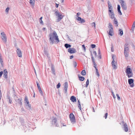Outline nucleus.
Masks as SVG:
<instances>
[{
	"label": "nucleus",
	"mask_w": 135,
	"mask_h": 135,
	"mask_svg": "<svg viewBox=\"0 0 135 135\" xmlns=\"http://www.w3.org/2000/svg\"><path fill=\"white\" fill-rule=\"evenodd\" d=\"M49 42L50 44H57L59 42L58 36L55 31L50 33L49 35Z\"/></svg>",
	"instance_id": "f257e3e1"
},
{
	"label": "nucleus",
	"mask_w": 135,
	"mask_h": 135,
	"mask_svg": "<svg viewBox=\"0 0 135 135\" xmlns=\"http://www.w3.org/2000/svg\"><path fill=\"white\" fill-rule=\"evenodd\" d=\"M91 55L92 60L94 59V58L97 57L99 59L101 58V55L100 54V51H91Z\"/></svg>",
	"instance_id": "f03ea898"
},
{
	"label": "nucleus",
	"mask_w": 135,
	"mask_h": 135,
	"mask_svg": "<svg viewBox=\"0 0 135 135\" xmlns=\"http://www.w3.org/2000/svg\"><path fill=\"white\" fill-rule=\"evenodd\" d=\"M55 14L56 16V18H57V22H59L61 20H62L63 17L64 16L60 13L58 11H56L55 12Z\"/></svg>",
	"instance_id": "7ed1b4c3"
},
{
	"label": "nucleus",
	"mask_w": 135,
	"mask_h": 135,
	"mask_svg": "<svg viewBox=\"0 0 135 135\" xmlns=\"http://www.w3.org/2000/svg\"><path fill=\"white\" fill-rule=\"evenodd\" d=\"M126 72L128 78L131 77L133 76V73L132 70L131 68H129L128 66L127 67Z\"/></svg>",
	"instance_id": "20e7f679"
},
{
	"label": "nucleus",
	"mask_w": 135,
	"mask_h": 135,
	"mask_svg": "<svg viewBox=\"0 0 135 135\" xmlns=\"http://www.w3.org/2000/svg\"><path fill=\"white\" fill-rule=\"evenodd\" d=\"M109 26L108 28L109 29V32L107 31V32L108 33V35L110 36H112L113 35V26L110 23L109 24Z\"/></svg>",
	"instance_id": "39448f33"
},
{
	"label": "nucleus",
	"mask_w": 135,
	"mask_h": 135,
	"mask_svg": "<svg viewBox=\"0 0 135 135\" xmlns=\"http://www.w3.org/2000/svg\"><path fill=\"white\" fill-rule=\"evenodd\" d=\"M112 58L113 59V61L112 62V66L114 69H116V68L115 65L117 64V63L114 60L115 59L116 56L114 55H112Z\"/></svg>",
	"instance_id": "423d86ee"
},
{
	"label": "nucleus",
	"mask_w": 135,
	"mask_h": 135,
	"mask_svg": "<svg viewBox=\"0 0 135 135\" xmlns=\"http://www.w3.org/2000/svg\"><path fill=\"white\" fill-rule=\"evenodd\" d=\"M1 38L3 42L4 43H6L7 41V37L5 33L3 32L1 33Z\"/></svg>",
	"instance_id": "0eeeda50"
},
{
	"label": "nucleus",
	"mask_w": 135,
	"mask_h": 135,
	"mask_svg": "<svg viewBox=\"0 0 135 135\" xmlns=\"http://www.w3.org/2000/svg\"><path fill=\"white\" fill-rule=\"evenodd\" d=\"M70 120L72 123H75V117L73 114L71 113L69 115Z\"/></svg>",
	"instance_id": "6e6552de"
},
{
	"label": "nucleus",
	"mask_w": 135,
	"mask_h": 135,
	"mask_svg": "<svg viewBox=\"0 0 135 135\" xmlns=\"http://www.w3.org/2000/svg\"><path fill=\"white\" fill-rule=\"evenodd\" d=\"M120 2L121 7L124 10H126L127 9V6L126 5V3L123 1V0H121Z\"/></svg>",
	"instance_id": "1a4fd4ad"
},
{
	"label": "nucleus",
	"mask_w": 135,
	"mask_h": 135,
	"mask_svg": "<svg viewBox=\"0 0 135 135\" xmlns=\"http://www.w3.org/2000/svg\"><path fill=\"white\" fill-rule=\"evenodd\" d=\"M52 124H55L57 127L59 126V125L57 123V120L56 118H54L52 119Z\"/></svg>",
	"instance_id": "9d476101"
},
{
	"label": "nucleus",
	"mask_w": 135,
	"mask_h": 135,
	"mask_svg": "<svg viewBox=\"0 0 135 135\" xmlns=\"http://www.w3.org/2000/svg\"><path fill=\"white\" fill-rule=\"evenodd\" d=\"M133 81L134 80L132 79H128V83L132 87L134 86V85L133 84Z\"/></svg>",
	"instance_id": "9b49d317"
},
{
	"label": "nucleus",
	"mask_w": 135,
	"mask_h": 135,
	"mask_svg": "<svg viewBox=\"0 0 135 135\" xmlns=\"http://www.w3.org/2000/svg\"><path fill=\"white\" fill-rule=\"evenodd\" d=\"M36 83L39 91V92L42 95L43 94V92L41 90V89L39 85V84L37 82H36Z\"/></svg>",
	"instance_id": "f8f14e48"
},
{
	"label": "nucleus",
	"mask_w": 135,
	"mask_h": 135,
	"mask_svg": "<svg viewBox=\"0 0 135 135\" xmlns=\"http://www.w3.org/2000/svg\"><path fill=\"white\" fill-rule=\"evenodd\" d=\"M7 74L8 73L7 72V70L6 69H5L4 70L3 75L4 76V77L5 78H7Z\"/></svg>",
	"instance_id": "ddd939ff"
},
{
	"label": "nucleus",
	"mask_w": 135,
	"mask_h": 135,
	"mask_svg": "<svg viewBox=\"0 0 135 135\" xmlns=\"http://www.w3.org/2000/svg\"><path fill=\"white\" fill-rule=\"evenodd\" d=\"M109 15L110 17L112 19H113L114 18V14L113 11L111 12H109Z\"/></svg>",
	"instance_id": "4468645a"
},
{
	"label": "nucleus",
	"mask_w": 135,
	"mask_h": 135,
	"mask_svg": "<svg viewBox=\"0 0 135 135\" xmlns=\"http://www.w3.org/2000/svg\"><path fill=\"white\" fill-rule=\"evenodd\" d=\"M30 3L32 8H33L35 5V0H30Z\"/></svg>",
	"instance_id": "2eb2a0df"
},
{
	"label": "nucleus",
	"mask_w": 135,
	"mask_h": 135,
	"mask_svg": "<svg viewBox=\"0 0 135 135\" xmlns=\"http://www.w3.org/2000/svg\"><path fill=\"white\" fill-rule=\"evenodd\" d=\"M68 88V84L67 82H65V85L64 86V90L65 93L67 92V89Z\"/></svg>",
	"instance_id": "dca6fc26"
},
{
	"label": "nucleus",
	"mask_w": 135,
	"mask_h": 135,
	"mask_svg": "<svg viewBox=\"0 0 135 135\" xmlns=\"http://www.w3.org/2000/svg\"><path fill=\"white\" fill-rule=\"evenodd\" d=\"M22 99H16V101L17 103L21 105L22 104V102L21 101Z\"/></svg>",
	"instance_id": "f3484780"
},
{
	"label": "nucleus",
	"mask_w": 135,
	"mask_h": 135,
	"mask_svg": "<svg viewBox=\"0 0 135 135\" xmlns=\"http://www.w3.org/2000/svg\"><path fill=\"white\" fill-rule=\"evenodd\" d=\"M70 99L73 102H76V97L73 96H72L71 97Z\"/></svg>",
	"instance_id": "a211bd4d"
},
{
	"label": "nucleus",
	"mask_w": 135,
	"mask_h": 135,
	"mask_svg": "<svg viewBox=\"0 0 135 135\" xmlns=\"http://www.w3.org/2000/svg\"><path fill=\"white\" fill-rule=\"evenodd\" d=\"M124 129L125 131L126 132H127L128 131V128L126 124H125L124 125Z\"/></svg>",
	"instance_id": "6ab92c4d"
},
{
	"label": "nucleus",
	"mask_w": 135,
	"mask_h": 135,
	"mask_svg": "<svg viewBox=\"0 0 135 135\" xmlns=\"http://www.w3.org/2000/svg\"><path fill=\"white\" fill-rule=\"evenodd\" d=\"M24 101L25 102V103H26L27 105H28L29 102L28 100L27 97L26 96L24 99Z\"/></svg>",
	"instance_id": "aec40b11"
},
{
	"label": "nucleus",
	"mask_w": 135,
	"mask_h": 135,
	"mask_svg": "<svg viewBox=\"0 0 135 135\" xmlns=\"http://www.w3.org/2000/svg\"><path fill=\"white\" fill-rule=\"evenodd\" d=\"M109 12H111L113 11V10H112V6H111V5H109Z\"/></svg>",
	"instance_id": "412c9836"
},
{
	"label": "nucleus",
	"mask_w": 135,
	"mask_h": 135,
	"mask_svg": "<svg viewBox=\"0 0 135 135\" xmlns=\"http://www.w3.org/2000/svg\"><path fill=\"white\" fill-rule=\"evenodd\" d=\"M17 53L18 56L20 57H21L22 56V54L21 51H17Z\"/></svg>",
	"instance_id": "4be33fe9"
},
{
	"label": "nucleus",
	"mask_w": 135,
	"mask_h": 135,
	"mask_svg": "<svg viewBox=\"0 0 135 135\" xmlns=\"http://www.w3.org/2000/svg\"><path fill=\"white\" fill-rule=\"evenodd\" d=\"M129 45L128 44L125 45L124 51H128L129 50Z\"/></svg>",
	"instance_id": "5701e85b"
},
{
	"label": "nucleus",
	"mask_w": 135,
	"mask_h": 135,
	"mask_svg": "<svg viewBox=\"0 0 135 135\" xmlns=\"http://www.w3.org/2000/svg\"><path fill=\"white\" fill-rule=\"evenodd\" d=\"M78 76L80 81H82L84 80L85 78L84 77L80 76L79 75H78Z\"/></svg>",
	"instance_id": "b1692460"
},
{
	"label": "nucleus",
	"mask_w": 135,
	"mask_h": 135,
	"mask_svg": "<svg viewBox=\"0 0 135 135\" xmlns=\"http://www.w3.org/2000/svg\"><path fill=\"white\" fill-rule=\"evenodd\" d=\"M92 60L94 65V67L95 68V69H96V68H97L96 67L97 65L96 63L95 62V59H93V60Z\"/></svg>",
	"instance_id": "393cba45"
},
{
	"label": "nucleus",
	"mask_w": 135,
	"mask_h": 135,
	"mask_svg": "<svg viewBox=\"0 0 135 135\" xmlns=\"http://www.w3.org/2000/svg\"><path fill=\"white\" fill-rule=\"evenodd\" d=\"M51 70L52 72V73L54 74H55V70L54 68L52 66L51 67Z\"/></svg>",
	"instance_id": "a878e982"
},
{
	"label": "nucleus",
	"mask_w": 135,
	"mask_h": 135,
	"mask_svg": "<svg viewBox=\"0 0 135 135\" xmlns=\"http://www.w3.org/2000/svg\"><path fill=\"white\" fill-rule=\"evenodd\" d=\"M61 126V127L64 126H66V124L65 123H63L61 121H60Z\"/></svg>",
	"instance_id": "bb28decb"
},
{
	"label": "nucleus",
	"mask_w": 135,
	"mask_h": 135,
	"mask_svg": "<svg viewBox=\"0 0 135 135\" xmlns=\"http://www.w3.org/2000/svg\"><path fill=\"white\" fill-rule=\"evenodd\" d=\"M119 34L121 36H122L123 34L122 30V29H119Z\"/></svg>",
	"instance_id": "cd10ccee"
},
{
	"label": "nucleus",
	"mask_w": 135,
	"mask_h": 135,
	"mask_svg": "<svg viewBox=\"0 0 135 135\" xmlns=\"http://www.w3.org/2000/svg\"><path fill=\"white\" fill-rule=\"evenodd\" d=\"M81 74L82 75H86V73L85 70H83L81 73Z\"/></svg>",
	"instance_id": "c85d7f7f"
},
{
	"label": "nucleus",
	"mask_w": 135,
	"mask_h": 135,
	"mask_svg": "<svg viewBox=\"0 0 135 135\" xmlns=\"http://www.w3.org/2000/svg\"><path fill=\"white\" fill-rule=\"evenodd\" d=\"M65 46L66 48H67L69 47H70L71 46V45L70 44H66L65 45Z\"/></svg>",
	"instance_id": "c756f323"
},
{
	"label": "nucleus",
	"mask_w": 135,
	"mask_h": 135,
	"mask_svg": "<svg viewBox=\"0 0 135 135\" xmlns=\"http://www.w3.org/2000/svg\"><path fill=\"white\" fill-rule=\"evenodd\" d=\"M41 32L40 31H39L37 35V38H40L41 36Z\"/></svg>",
	"instance_id": "7c9ffc66"
},
{
	"label": "nucleus",
	"mask_w": 135,
	"mask_h": 135,
	"mask_svg": "<svg viewBox=\"0 0 135 135\" xmlns=\"http://www.w3.org/2000/svg\"><path fill=\"white\" fill-rule=\"evenodd\" d=\"M128 51H124V54L125 55V56L126 57H127L128 56Z\"/></svg>",
	"instance_id": "2f4dec72"
},
{
	"label": "nucleus",
	"mask_w": 135,
	"mask_h": 135,
	"mask_svg": "<svg viewBox=\"0 0 135 135\" xmlns=\"http://www.w3.org/2000/svg\"><path fill=\"white\" fill-rule=\"evenodd\" d=\"M114 23L116 25V26H118V22L117 20H116L115 18L114 20Z\"/></svg>",
	"instance_id": "473e14b6"
},
{
	"label": "nucleus",
	"mask_w": 135,
	"mask_h": 135,
	"mask_svg": "<svg viewBox=\"0 0 135 135\" xmlns=\"http://www.w3.org/2000/svg\"><path fill=\"white\" fill-rule=\"evenodd\" d=\"M95 69L96 71L97 74L98 76H99L100 74L97 68H96Z\"/></svg>",
	"instance_id": "72a5a7b5"
},
{
	"label": "nucleus",
	"mask_w": 135,
	"mask_h": 135,
	"mask_svg": "<svg viewBox=\"0 0 135 135\" xmlns=\"http://www.w3.org/2000/svg\"><path fill=\"white\" fill-rule=\"evenodd\" d=\"M80 22L81 23H84L85 22V20L81 18V19L80 20Z\"/></svg>",
	"instance_id": "f704fd0d"
},
{
	"label": "nucleus",
	"mask_w": 135,
	"mask_h": 135,
	"mask_svg": "<svg viewBox=\"0 0 135 135\" xmlns=\"http://www.w3.org/2000/svg\"><path fill=\"white\" fill-rule=\"evenodd\" d=\"M76 49L74 48H70L68 49V51H75Z\"/></svg>",
	"instance_id": "c9c22d12"
},
{
	"label": "nucleus",
	"mask_w": 135,
	"mask_h": 135,
	"mask_svg": "<svg viewBox=\"0 0 135 135\" xmlns=\"http://www.w3.org/2000/svg\"><path fill=\"white\" fill-rule=\"evenodd\" d=\"M76 19L78 20V21H80L81 18L80 17H76Z\"/></svg>",
	"instance_id": "e433bc0d"
},
{
	"label": "nucleus",
	"mask_w": 135,
	"mask_h": 135,
	"mask_svg": "<svg viewBox=\"0 0 135 135\" xmlns=\"http://www.w3.org/2000/svg\"><path fill=\"white\" fill-rule=\"evenodd\" d=\"M89 84V80L88 79L86 81V87H87Z\"/></svg>",
	"instance_id": "4c0bfd02"
},
{
	"label": "nucleus",
	"mask_w": 135,
	"mask_h": 135,
	"mask_svg": "<svg viewBox=\"0 0 135 135\" xmlns=\"http://www.w3.org/2000/svg\"><path fill=\"white\" fill-rule=\"evenodd\" d=\"M116 96L117 98V99L118 100H120V97H119L118 94H117Z\"/></svg>",
	"instance_id": "58836bf2"
},
{
	"label": "nucleus",
	"mask_w": 135,
	"mask_h": 135,
	"mask_svg": "<svg viewBox=\"0 0 135 135\" xmlns=\"http://www.w3.org/2000/svg\"><path fill=\"white\" fill-rule=\"evenodd\" d=\"M61 86L60 84V83H59L57 85L56 87L57 88H59Z\"/></svg>",
	"instance_id": "ea45409f"
},
{
	"label": "nucleus",
	"mask_w": 135,
	"mask_h": 135,
	"mask_svg": "<svg viewBox=\"0 0 135 135\" xmlns=\"http://www.w3.org/2000/svg\"><path fill=\"white\" fill-rule=\"evenodd\" d=\"M9 10V7H7L5 10L6 12H7V13H8V12Z\"/></svg>",
	"instance_id": "a19ab883"
},
{
	"label": "nucleus",
	"mask_w": 135,
	"mask_h": 135,
	"mask_svg": "<svg viewBox=\"0 0 135 135\" xmlns=\"http://www.w3.org/2000/svg\"><path fill=\"white\" fill-rule=\"evenodd\" d=\"M78 107L80 110H81V105L80 103L78 104Z\"/></svg>",
	"instance_id": "79ce46f5"
},
{
	"label": "nucleus",
	"mask_w": 135,
	"mask_h": 135,
	"mask_svg": "<svg viewBox=\"0 0 135 135\" xmlns=\"http://www.w3.org/2000/svg\"><path fill=\"white\" fill-rule=\"evenodd\" d=\"M132 28H134L135 27V21L134 22L132 26Z\"/></svg>",
	"instance_id": "37998d69"
},
{
	"label": "nucleus",
	"mask_w": 135,
	"mask_h": 135,
	"mask_svg": "<svg viewBox=\"0 0 135 135\" xmlns=\"http://www.w3.org/2000/svg\"><path fill=\"white\" fill-rule=\"evenodd\" d=\"M96 46L94 44H92L91 45V47L92 48H94Z\"/></svg>",
	"instance_id": "c03bdc74"
},
{
	"label": "nucleus",
	"mask_w": 135,
	"mask_h": 135,
	"mask_svg": "<svg viewBox=\"0 0 135 135\" xmlns=\"http://www.w3.org/2000/svg\"><path fill=\"white\" fill-rule=\"evenodd\" d=\"M2 98V93H1V91L0 90V101L1 100Z\"/></svg>",
	"instance_id": "a18cd8bd"
},
{
	"label": "nucleus",
	"mask_w": 135,
	"mask_h": 135,
	"mask_svg": "<svg viewBox=\"0 0 135 135\" xmlns=\"http://www.w3.org/2000/svg\"><path fill=\"white\" fill-rule=\"evenodd\" d=\"M91 25L92 27L94 26L95 28V22H93L91 23Z\"/></svg>",
	"instance_id": "49530a36"
},
{
	"label": "nucleus",
	"mask_w": 135,
	"mask_h": 135,
	"mask_svg": "<svg viewBox=\"0 0 135 135\" xmlns=\"http://www.w3.org/2000/svg\"><path fill=\"white\" fill-rule=\"evenodd\" d=\"M112 95H113V98H115V94H114V93H113V91H112Z\"/></svg>",
	"instance_id": "de8ad7c7"
},
{
	"label": "nucleus",
	"mask_w": 135,
	"mask_h": 135,
	"mask_svg": "<svg viewBox=\"0 0 135 135\" xmlns=\"http://www.w3.org/2000/svg\"><path fill=\"white\" fill-rule=\"evenodd\" d=\"M3 60L2 59L1 57H0V62L1 64H2L3 62Z\"/></svg>",
	"instance_id": "09e8293b"
},
{
	"label": "nucleus",
	"mask_w": 135,
	"mask_h": 135,
	"mask_svg": "<svg viewBox=\"0 0 135 135\" xmlns=\"http://www.w3.org/2000/svg\"><path fill=\"white\" fill-rule=\"evenodd\" d=\"M40 23L41 24L43 25V23L42 20H39Z\"/></svg>",
	"instance_id": "8fccbe9b"
},
{
	"label": "nucleus",
	"mask_w": 135,
	"mask_h": 135,
	"mask_svg": "<svg viewBox=\"0 0 135 135\" xmlns=\"http://www.w3.org/2000/svg\"><path fill=\"white\" fill-rule=\"evenodd\" d=\"M108 115V113H106L105 114V116H104V117H105V119H106V118H107V117Z\"/></svg>",
	"instance_id": "3c124183"
},
{
	"label": "nucleus",
	"mask_w": 135,
	"mask_h": 135,
	"mask_svg": "<svg viewBox=\"0 0 135 135\" xmlns=\"http://www.w3.org/2000/svg\"><path fill=\"white\" fill-rule=\"evenodd\" d=\"M120 6L119 5H118L117 7L118 10H119V9H120Z\"/></svg>",
	"instance_id": "603ef678"
},
{
	"label": "nucleus",
	"mask_w": 135,
	"mask_h": 135,
	"mask_svg": "<svg viewBox=\"0 0 135 135\" xmlns=\"http://www.w3.org/2000/svg\"><path fill=\"white\" fill-rule=\"evenodd\" d=\"M3 74V72L2 71H1L0 72V78L1 77Z\"/></svg>",
	"instance_id": "864d4df0"
},
{
	"label": "nucleus",
	"mask_w": 135,
	"mask_h": 135,
	"mask_svg": "<svg viewBox=\"0 0 135 135\" xmlns=\"http://www.w3.org/2000/svg\"><path fill=\"white\" fill-rule=\"evenodd\" d=\"M68 52L71 54L74 53L75 52V51H68Z\"/></svg>",
	"instance_id": "5fc2aeb1"
},
{
	"label": "nucleus",
	"mask_w": 135,
	"mask_h": 135,
	"mask_svg": "<svg viewBox=\"0 0 135 135\" xmlns=\"http://www.w3.org/2000/svg\"><path fill=\"white\" fill-rule=\"evenodd\" d=\"M74 65L75 67H76L77 66V63L76 62H74Z\"/></svg>",
	"instance_id": "6e6d98bb"
},
{
	"label": "nucleus",
	"mask_w": 135,
	"mask_h": 135,
	"mask_svg": "<svg viewBox=\"0 0 135 135\" xmlns=\"http://www.w3.org/2000/svg\"><path fill=\"white\" fill-rule=\"evenodd\" d=\"M118 12L120 14V15H122V13L120 11V9L119 10H118Z\"/></svg>",
	"instance_id": "4d7b16f0"
},
{
	"label": "nucleus",
	"mask_w": 135,
	"mask_h": 135,
	"mask_svg": "<svg viewBox=\"0 0 135 135\" xmlns=\"http://www.w3.org/2000/svg\"><path fill=\"white\" fill-rule=\"evenodd\" d=\"M84 48V50H85V46L84 45H83L82 46Z\"/></svg>",
	"instance_id": "13d9d810"
},
{
	"label": "nucleus",
	"mask_w": 135,
	"mask_h": 135,
	"mask_svg": "<svg viewBox=\"0 0 135 135\" xmlns=\"http://www.w3.org/2000/svg\"><path fill=\"white\" fill-rule=\"evenodd\" d=\"M73 58V55H71L70 57V59H72Z\"/></svg>",
	"instance_id": "bf43d9fd"
},
{
	"label": "nucleus",
	"mask_w": 135,
	"mask_h": 135,
	"mask_svg": "<svg viewBox=\"0 0 135 135\" xmlns=\"http://www.w3.org/2000/svg\"><path fill=\"white\" fill-rule=\"evenodd\" d=\"M58 6H59V4H56L55 6L56 8H57L58 7Z\"/></svg>",
	"instance_id": "052dcab7"
},
{
	"label": "nucleus",
	"mask_w": 135,
	"mask_h": 135,
	"mask_svg": "<svg viewBox=\"0 0 135 135\" xmlns=\"http://www.w3.org/2000/svg\"><path fill=\"white\" fill-rule=\"evenodd\" d=\"M42 30L43 31H45L46 30V28L45 27H44L42 28Z\"/></svg>",
	"instance_id": "680f3d73"
},
{
	"label": "nucleus",
	"mask_w": 135,
	"mask_h": 135,
	"mask_svg": "<svg viewBox=\"0 0 135 135\" xmlns=\"http://www.w3.org/2000/svg\"><path fill=\"white\" fill-rule=\"evenodd\" d=\"M76 14L77 16H79L80 15V13H78Z\"/></svg>",
	"instance_id": "e2e57ef3"
},
{
	"label": "nucleus",
	"mask_w": 135,
	"mask_h": 135,
	"mask_svg": "<svg viewBox=\"0 0 135 135\" xmlns=\"http://www.w3.org/2000/svg\"><path fill=\"white\" fill-rule=\"evenodd\" d=\"M61 1L62 3L64 2V0H61Z\"/></svg>",
	"instance_id": "0e129e2a"
},
{
	"label": "nucleus",
	"mask_w": 135,
	"mask_h": 135,
	"mask_svg": "<svg viewBox=\"0 0 135 135\" xmlns=\"http://www.w3.org/2000/svg\"><path fill=\"white\" fill-rule=\"evenodd\" d=\"M9 102L10 103H11L12 100H9Z\"/></svg>",
	"instance_id": "69168bd1"
},
{
	"label": "nucleus",
	"mask_w": 135,
	"mask_h": 135,
	"mask_svg": "<svg viewBox=\"0 0 135 135\" xmlns=\"http://www.w3.org/2000/svg\"><path fill=\"white\" fill-rule=\"evenodd\" d=\"M42 17H40V20H42Z\"/></svg>",
	"instance_id": "338daca9"
},
{
	"label": "nucleus",
	"mask_w": 135,
	"mask_h": 135,
	"mask_svg": "<svg viewBox=\"0 0 135 135\" xmlns=\"http://www.w3.org/2000/svg\"><path fill=\"white\" fill-rule=\"evenodd\" d=\"M19 50H20V49H19L18 48H17V51H19Z\"/></svg>",
	"instance_id": "774afa93"
}]
</instances>
